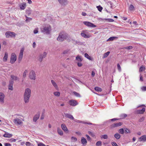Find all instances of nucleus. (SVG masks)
<instances>
[{
	"mask_svg": "<svg viewBox=\"0 0 146 146\" xmlns=\"http://www.w3.org/2000/svg\"><path fill=\"white\" fill-rule=\"evenodd\" d=\"M14 116L15 117L13 120L14 123L17 125H22L23 121L24 120L22 118L23 116L21 115L17 114L15 115Z\"/></svg>",
	"mask_w": 146,
	"mask_h": 146,
	"instance_id": "f257e3e1",
	"label": "nucleus"
},
{
	"mask_svg": "<svg viewBox=\"0 0 146 146\" xmlns=\"http://www.w3.org/2000/svg\"><path fill=\"white\" fill-rule=\"evenodd\" d=\"M31 91L30 89L27 88L25 90L24 94V100L25 103H29L31 96Z\"/></svg>",
	"mask_w": 146,
	"mask_h": 146,
	"instance_id": "f03ea898",
	"label": "nucleus"
},
{
	"mask_svg": "<svg viewBox=\"0 0 146 146\" xmlns=\"http://www.w3.org/2000/svg\"><path fill=\"white\" fill-rule=\"evenodd\" d=\"M68 35L66 33L62 32L60 33L57 40L59 42H62L66 39Z\"/></svg>",
	"mask_w": 146,
	"mask_h": 146,
	"instance_id": "7ed1b4c3",
	"label": "nucleus"
},
{
	"mask_svg": "<svg viewBox=\"0 0 146 146\" xmlns=\"http://www.w3.org/2000/svg\"><path fill=\"white\" fill-rule=\"evenodd\" d=\"M41 31L46 34H49L51 31V27L49 25H47L41 29Z\"/></svg>",
	"mask_w": 146,
	"mask_h": 146,
	"instance_id": "20e7f679",
	"label": "nucleus"
},
{
	"mask_svg": "<svg viewBox=\"0 0 146 146\" xmlns=\"http://www.w3.org/2000/svg\"><path fill=\"white\" fill-rule=\"evenodd\" d=\"M17 60V56L16 54L15 53H13L11 54L10 58V63L13 64Z\"/></svg>",
	"mask_w": 146,
	"mask_h": 146,
	"instance_id": "39448f33",
	"label": "nucleus"
},
{
	"mask_svg": "<svg viewBox=\"0 0 146 146\" xmlns=\"http://www.w3.org/2000/svg\"><path fill=\"white\" fill-rule=\"evenodd\" d=\"M6 37L7 38L15 37V33L13 32L8 31L5 33Z\"/></svg>",
	"mask_w": 146,
	"mask_h": 146,
	"instance_id": "423d86ee",
	"label": "nucleus"
},
{
	"mask_svg": "<svg viewBox=\"0 0 146 146\" xmlns=\"http://www.w3.org/2000/svg\"><path fill=\"white\" fill-rule=\"evenodd\" d=\"M88 33L87 30L83 31L81 33V36L84 38H89L90 37V36L89 35L87 34Z\"/></svg>",
	"mask_w": 146,
	"mask_h": 146,
	"instance_id": "0eeeda50",
	"label": "nucleus"
},
{
	"mask_svg": "<svg viewBox=\"0 0 146 146\" xmlns=\"http://www.w3.org/2000/svg\"><path fill=\"white\" fill-rule=\"evenodd\" d=\"M29 77L31 80H35L36 79V75L34 71L31 70L29 73Z\"/></svg>",
	"mask_w": 146,
	"mask_h": 146,
	"instance_id": "6e6552de",
	"label": "nucleus"
},
{
	"mask_svg": "<svg viewBox=\"0 0 146 146\" xmlns=\"http://www.w3.org/2000/svg\"><path fill=\"white\" fill-rule=\"evenodd\" d=\"M83 23L86 26L88 27H96V26L93 24V23L88 21H84Z\"/></svg>",
	"mask_w": 146,
	"mask_h": 146,
	"instance_id": "1a4fd4ad",
	"label": "nucleus"
},
{
	"mask_svg": "<svg viewBox=\"0 0 146 146\" xmlns=\"http://www.w3.org/2000/svg\"><path fill=\"white\" fill-rule=\"evenodd\" d=\"M24 50V48H22L21 49L18 58V60L19 61V62H20L22 60L23 57V53Z\"/></svg>",
	"mask_w": 146,
	"mask_h": 146,
	"instance_id": "9d476101",
	"label": "nucleus"
},
{
	"mask_svg": "<svg viewBox=\"0 0 146 146\" xmlns=\"http://www.w3.org/2000/svg\"><path fill=\"white\" fill-rule=\"evenodd\" d=\"M69 104L72 106H75L78 104L77 101L74 100H71L69 102Z\"/></svg>",
	"mask_w": 146,
	"mask_h": 146,
	"instance_id": "9b49d317",
	"label": "nucleus"
},
{
	"mask_svg": "<svg viewBox=\"0 0 146 146\" xmlns=\"http://www.w3.org/2000/svg\"><path fill=\"white\" fill-rule=\"evenodd\" d=\"M46 54L47 53L46 52H44L43 54H40L38 57V60L40 62H41L43 59L46 57Z\"/></svg>",
	"mask_w": 146,
	"mask_h": 146,
	"instance_id": "f8f14e48",
	"label": "nucleus"
},
{
	"mask_svg": "<svg viewBox=\"0 0 146 146\" xmlns=\"http://www.w3.org/2000/svg\"><path fill=\"white\" fill-rule=\"evenodd\" d=\"M13 82H14L12 80H9L8 86V89L9 90H13Z\"/></svg>",
	"mask_w": 146,
	"mask_h": 146,
	"instance_id": "ddd939ff",
	"label": "nucleus"
},
{
	"mask_svg": "<svg viewBox=\"0 0 146 146\" xmlns=\"http://www.w3.org/2000/svg\"><path fill=\"white\" fill-rule=\"evenodd\" d=\"M5 95L2 92H0V102L1 104L4 103Z\"/></svg>",
	"mask_w": 146,
	"mask_h": 146,
	"instance_id": "4468645a",
	"label": "nucleus"
},
{
	"mask_svg": "<svg viewBox=\"0 0 146 146\" xmlns=\"http://www.w3.org/2000/svg\"><path fill=\"white\" fill-rule=\"evenodd\" d=\"M122 123L121 122H119L118 123H117L112 124L111 126V128H113L122 125Z\"/></svg>",
	"mask_w": 146,
	"mask_h": 146,
	"instance_id": "2eb2a0df",
	"label": "nucleus"
},
{
	"mask_svg": "<svg viewBox=\"0 0 146 146\" xmlns=\"http://www.w3.org/2000/svg\"><path fill=\"white\" fill-rule=\"evenodd\" d=\"M21 10H23L25 9L26 7V4L23 3H21L19 6Z\"/></svg>",
	"mask_w": 146,
	"mask_h": 146,
	"instance_id": "dca6fc26",
	"label": "nucleus"
},
{
	"mask_svg": "<svg viewBox=\"0 0 146 146\" xmlns=\"http://www.w3.org/2000/svg\"><path fill=\"white\" fill-rule=\"evenodd\" d=\"M11 80H12L13 81H19V78L17 77V76H14L13 75H11Z\"/></svg>",
	"mask_w": 146,
	"mask_h": 146,
	"instance_id": "f3484780",
	"label": "nucleus"
},
{
	"mask_svg": "<svg viewBox=\"0 0 146 146\" xmlns=\"http://www.w3.org/2000/svg\"><path fill=\"white\" fill-rule=\"evenodd\" d=\"M140 141L145 142L146 141V135L142 136L139 138Z\"/></svg>",
	"mask_w": 146,
	"mask_h": 146,
	"instance_id": "a211bd4d",
	"label": "nucleus"
},
{
	"mask_svg": "<svg viewBox=\"0 0 146 146\" xmlns=\"http://www.w3.org/2000/svg\"><path fill=\"white\" fill-rule=\"evenodd\" d=\"M40 115V114L38 113L34 116L33 118V121L34 122H36V121L39 118Z\"/></svg>",
	"mask_w": 146,
	"mask_h": 146,
	"instance_id": "6ab92c4d",
	"label": "nucleus"
},
{
	"mask_svg": "<svg viewBox=\"0 0 146 146\" xmlns=\"http://www.w3.org/2000/svg\"><path fill=\"white\" fill-rule=\"evenodd\" d=\"M8 57V54L7 52H5L4 56L3 58V61L6 62L7 60Z\"/></svg>",
	"mask_w": 146,
	"mask_h": 146,
	"instance_id": "aec40b11",
	"label": "nucleus"
},
{
	"mask_svg": "<svg viewBox=\"0 0 146 146\" xmlns=\"http://www.w3.org/2000/svg\"><path fill=\"white\" fill-rule=\"evenodd\" d=\"M3 137H5L10 138L12 137V134L8 132H5V133L3 135Z\"/></svg>",
	"mask_w": 146,
	"mask_h": 146,
	"instance_id": "412c9836",
	"label": "nucleus"
},
{
	"mask_svg": "<svg viewBox=\"0 0 146 146\" xmlns=\"http://www.w3.org/2000/svg\"><path fill=\"white\" fill-rule=\"evenodd\" d=\"M145 111V108H143L141 110H138L137 111V112L139 114H142L144 113Z\"/></svg>",
	"mask_w": 146,
	"mask_h": 146,
	"instance_id": "4be33fe9",
	"label": "nucleus"
},
{
	"mask_svg": "<svg viewBox=\"0 0 146 146\" xmlns=\"http://www.w3.org/2000/svg\"><path fill=\"white\" fill-rule=\"evenodd\" d=\"M76 60L77 62H81L82 60V59L79 55H78L76 58Z\"/></svg>",
	"mask_w": 146,
	"mask_h": 146,
	"instance_id": "5701e85b",
	"label": "nucleus"
},
{
	"mask_svg": "<svg viewBox=\"0 0 146 146\" xmlns=\"http://www.w3.org/2000/svg\"><path fill=\"white\" fill-rule=\"evenodd\" d=\"M59 2L62 5H65L67 4L66 0H58Z\"/></svg>",
	"mask_w": 146,
	"mask_h": 146,
	"instance_id": "b1692460",
	"label": "nucleus"
},
{
	"mask_svg": "<svg viewBox=\"0 0 146 146\" xmlns=\"http://www.w3.org/2000/svg\"><path fill=\"white\" fill-rule=\"evenodd\" d=\"M62 129L65 131H68V129L66 125L64 124H62L61 125Z\"/></svg>",
	"mask_w": 146,
	"mask_h": 146,
	"instance_id": "393cba45",
	"label": "nucleus"
},
{
	"mask_svg": "<svg viewBox=\"0 0 146 146\" xmlns=\"http://www.w3.org/2000/svg\"><path fill=\"white\" fill-rule=\"evenodd\" d=\"M65 116L66 117L68 118L72 119H74V117L72 115L68 113L65 114Z\"/></svg>",
	"mask_w": 146,
	"mask_h": 146,
	"instance_id": "a878e982",
	"label": "nucleus"
},
{
	"mask_svg": "<svg viewBox=\"0 0 146 146\" xmlns=\"http://www.w3.org/2000/svg\"><path fill=\"white\" fill-rule=\"evenodd\" d=\"M51 82L53 86L55 88L57 89L58 88V86L54 81L52 80L51 81Z\"/></svg>",
	"mask_w": 146,
	"mask_h": 146,
	"instance_id": "bb28decb",
	"label": "nucleus"
},
{
	"mask_svg": "<svg viewBox=\"0 0 146 146\" xmlns=\"http://www.w3.org/2000/svg\"><path fill=\"white\" fill-rule=\"evenodd\" d=\"M57 131L58 133L60 135H63V131L59 128H57Z\"/></svg>",
	"mask_w": 146,
	"mask_h": 146,
	"instance_id": "cd10ccee",
	"label": "nucleus"
},
{
	"mask_svg": "<svg viewBox=\"0 0 146 146\" xmlns=\"http://www.w3.org/2000/svg\"><path fill=\"white\" fill-rule=\"evenodd\" d=\"M118 38L117 37H111L109 38L107 40V41H110L113 40L115 39H116Z\"/></svg>",
	"mask_w": 146,
	"mask_h": 146,
	"instance_id": "c85d7f7f",
	"label": "nucleus"
},
{
	"mask_svg": "<svg viewBox=\"0 0 146 146\" xmlns=\"http://www.w3.org/2000/svg\"><path fill=\"white\" fill-rule=\"evenodd\" d=\"M82 143L83 144H84L86 143L87 141L86 139L84 137H82L81 139Z\"/></svg>",
	"mask_w": 146,
	"mask_h": 146,
	"instance_id": "c756f323",
	"label": "nucleus"
},
{
	"mask_svg": "<svg viewBox=\"0 0 146 146\" xmlns=\"http://www.w3.org/2000/svg\"><path fill=\"white\" fill-rule=\"evenodd\" d=\"M84 56L86 58L90 60H92L91 57L87 53H85L84 54Z\"/></svg>",
	"mask_w": 146,
	"mask_h": 146,
	"instance_id": "7c9ffc66",
	"label": "nucleus"
},
{
	"mask_svg": "<svg viewBox=\"0 0 146 146\" xmlns=\"http://www.w3.org/2000/svg\"><path fill=\"white\" fill-rule=\"evenodd\" d=\"M95 90L97 92H101L102 91V89L101 88L99 87H96L94 88Z\"/></svg>",
	"mask_w": 146,
	"mask_h": 146,
	"instance_id": "2f4dec72",
	"label": "nucleus"
},
{
	"mask_svg": "<svg viewBox=\"0 0 146 146\" xmlns=\"http://www.w3.org/2000/svg\"><path fill=\"white\" fill-rule=\"evenodd\" d=\"M114 136L117 139H119L121 137L119 133L115 134L114 135Z\"/></svg>",
	"mask_w": 146,
	"mask_h": 146,
	"instance_id": "473e14b6",
	"label": "nucleus"
},
{
	"mask_svg": "<svg viewBox=\"0 0 146 146\" xmlns=\"http://www.w3.org/2000/svg\"><path fill=\"white\" fill-rule=\"evenodd\" d=\"M124 131L125 133L126 134L129 133H131L130 130L127 128H124Z\"/></svg>",
	"mask_w": 146,
	"mask_h": 146,
	"instance_id": "72a5a7b5",
	"label": "nucleus"
},
{
	"mask_svg": "<svg viewBox=\"0 0 146 146\" xmlns=\"http://www.w3.org/2000/svg\"><path fill=\"white\" fill-rule=\"evenodd\" d=\"M145 69V66H142L140 67V68L139 70V72H141L143 71Z\"/></svg>",
	"mask_w": 146,
	"mask_h": 146,
	"instance_id": "f704fd0d",
	"label": "nucleus"
},
{
	"mask_svg": "<svg viewBox=\"0 0 146 146\" xmlns=\"http://www.w3.org/2000/svg\"><path fill=\"white\" fill-rule=\"evenodd\" d=\"M110 52L109 51H108V52H107L105 53L104 54L103 58H105L107 57L108 56V55H109V54H110Z\"/></svg>",
	"mask_w": 146,
	"mask_h": 146,
	"instance_id": "c9c22d12",
	"label": "nucleus"
},
{
	"mask_svg": "<svg viewBox=\"0 0 146 146\" xmlns=\"http://www.w3.org/2000/svg\"><path fill=\"white\" fill-rule=\"evenodd\" d=\"M127 115L126 114L123 113L120 115V117L121 119H123L127 117Z\"/></svg>",
	"mask_w": 146,
	"mask_h": 146,
	"instance_id": "e433bc0d",
	"label": "nucleus"
},
{
	"mask_svg": "<svg viewBox=\"0 0 146 146\" xmlns=\"http://www.w3.org/2000/svg\"><path fill=\"white\" fill-rule=\"evenodd\" d=\"M28 72V71L27 70H25L23 74V77L24 78H25Z\"/></svg>",
	"mask_w": 146,
	"mask_h": 146,
	"instance_id": "4c0bfd02",
	"label": "nucleus"
},
{
	"mask_svg": "<svg viewBox=\"0 0 146 146\" xmlns=\"http://www.w3.org/2000/svg\"><path fill=\"white\" fill-rule=\"evenodd\" d=\"M54 95L57 96H60V93L59 92H54L53 93Z\"/></svg>",
	"mask_w": 146,
	"mask_h": 146,
	"instance_id": "58836bf2",
	"label": "nucleus"
},
{
	"mask_svg": "<svg viewBox=\"0 0 146 146\" xmlns=\"http://www.w3.org/2000/svg\"><path fill=\"white\" fill-rule=\"evenodd\" d=\"M73 93L77 97H81L80 95L78 93L75 92H74Z\"/></svg>",
	"mask_w": 146,
	"mask_h": 146,
	"instance_id": "ea45409f",
	"label": "nucleus"
},
{
	"mask_svg": "<svg viewBox=\"0 0 146 146\" xmlns=\"http://www.w3.org/2000/svg\"><path fill=\"white\" fill-rule=\"evenodd\" d=\"M118 132L119 133L123 134L124 133V130L123 128L120 129L119 130Z\"/></svg>",
	"mask_w": 146,
	"mask_h": 146,
	"instance_id": "a19ab883",
	"label": "nucleus"
},
{
	"mask_svg": "<svg viewBox=\"0 0 146 146\" xmlns=\"http://www.w3.org/2000/svg\"><path fill=\"white\" fill-rule=\"evenodd\" d=\"M71 141L73 142H76L77 141V139L76 137H72L71 138Z\"/></svg>",
	"mask_w": 146,
	"mask_h": 146,
	"instance_id": "79ce46f5",
	"label": "nucleus"
},
{
	"mask_svg": "<svg viewBox=\"0 0 146 146\" xmlns=\"http://www.w3.org/2000/svg\"><path fill=\"white\" fill-rule=\"evenodd\" d=\"M129 9L131 11H133L134 10V7L132 5H131L129 7Z\"/></svg>",
	"mask_w": 146,
	"mask_h": 146,
	"instance_id": "37998d69",
	"label": "nucleus"
},
{
	"mask_svg": "<svg viewBox=\"0 0 146 146\" xmlns=\"http://www.w3.org/2000/svg\"><path fill=\"white\" fill-rule=\"evenodd\" d=\"M97 146H101L102 145V142L100 141H98L96 144Z\"/></svg>",
	"mask_w": 146,
	"mask_h": 146,
	"instance_id": "c03bdc74",
	"label": "nucleus"
},
{
	"mask_svg": "<svg viewBox=\"0 0 146 146\" xmlns=\"http://www.w3.org/2000/svg\"><path fill=\"white\" fill-rule=\"evenodd\" d=\"M97 8L98 11L100 12L103 9L102 7L100 6H97Z\"/></svg>",
	"mask_w": 146,
	"mask_h": 146,
	"instance_id": "a18cd8bd",
	"label": "nucleus"
},
{
	"mask_svg": "<svg viewBox=\"0 0 146 146\" xmlns=\"http://www.w3.org/2000/svg\"><path fill=\"white\" fill-rule=\"evenodd\" d=\"M32 19L31 18L26 17V19L25 20V21L27 22H29Z\"/></svg>",
	"mask_w": 146,
	"mask_h": 146,
	"instance_id": "49530a36",
	"label": "nucleus"
},
{
	"mask_svg": "<svg viewBox=\"0 0 146 146\" xmlns=\"http://www.w3.org/2000/svg\"><path fill=\"white\" fill-rule=\"evenodd\" d=\"M101 138H103L104 139H106L108 138V136L107 135H102V137H101Z\"/></svg>",
	"mask_w": 146,
	"mask_h": 146,
	"instance_id": "de8ad7c7",
	"label": "nucleus"
},
{
	"mask_svg": "<svg viewBox=\"0 0 146 146\" xmlns=\"http://www.w3.org/2000/svg\"><path fill=\"white\" fill-rule=\"evenodd\" d=\"M117 68L119 71V72H121V67L119 64H117Z\"/></svg>",
	"mask_w": 146,
	"mask_h": 146,
	"instance_id": "09e8293b",
	"label": "nucleus"
},
{
	"mask_svg": "<svg viewBox=\"0 0 146 146\" xmlns=\"http://www.w3.org/2000/svg\"><path fill=\"white\" fill-rule=\"evenodd\" d=\"M69 52V50L67 49L64 51L63 52V54H66L68 53Z\"/></svg>",
	"mask_w": 146,
	"mask_h": 146,
	"instance_id": "8fccbe9b",
	"label": "nucleus"
},
{
	"mask_svg": "<svg viewBox=\"0 0 146 146\" xmlns=\"http://www.w3.org/2000/svg\"><path fill=\"white\" fill-rule=\"evenodd\" d=\"M139 80L141 82H142L143 81V76L141 74H140Z\"/></svg>",
	"mask_w": 146,
	"mask_h": 146,
	"instance_id": "3c124183",
	"label": "nucleus"
},
{
	"mask_svg": "<svg viewBox=\"0 0 146 146\" xmlns=\"http://www.w3.org/2000/svg\"><path fill=\"white\" fill-rule=\"evenodd\" d=\"M38 146H45V145L42 143H40L38 144Z\"/></svg>",
	"mask_w": 146,
	"mask_h": 146,
	"instance_id": "603ef678",
	"label": "nucleus"
},
{
	"mask_svg": "<svg viewBox=\"0 0 146 146\" xmlns=\"http://www.w3.org/2000/svg\"><path fill=\"white\" fill-rule=\"evenodd\" d=\"M26 145L27 146H32L31 143L29 142H27L26 143Z\"/></svg>",
	"mask_w": 146,
	"mask_h": 146,
	"instance_id": "864d4df0",
	"label": "nucleus"
},
{
	"mask_svg": "<svg viewBox=\"0 0 146 146\" xmlns=\"http://www.w3.org/2000/svg\"><path fill=\"white\" fill-rule=\"evenodd\" d=\"M141 89L143 91H146V86H143L141 87Z\"/></svg>",
	"mask_w": 146,
	"mask_h": 146,
	"instance_id": "5fc2aeb1",
	"label": "nucleus"
},
{
	"mask_svg": "<svg viewBox=\"0 0 146 146\" xmlns=\"http://www.w3.org/2000/svg\"><path fill=\"white\" fill-rule=\"evenodd\" d=\"M88 133L90 135H91V136H92L93 137H94L95 136V135H94V134L93 132H92L91 131H89L88 132Z\"/></svg>",
	"mask_w": 146,
	"mask_h": 146,
	"instance_id": "6e6d98bb",
	"label": "nucleus"
},
{
	"mask_svg": "<svg viewBox=\"0 0 146 146\" xmlns=\"http://www.w3.org/2000/svg\"><path fill=\"white\" fill-rule=\"evenodd\" d=\"M77 63L78 66V67H81L82 66V63H81V62H78Z\"/></svg>",
	"mask_w": 146,
	"mask_h": 146,
	"instance_id": "4d7b16f0",
	"label": "nucleus"
},
{
	"mask_svg": "<svg viewBox=\"0 0 146 146\" xmlns=\"http://www.w3.org/2000/svg\"><path fill=\"white\" fill-rule=\"evenodd\" d=\"M38 28H36L33 31L34 33L35 34L38 33Z\"/></svg>",
	"mask_w": 146,
	"mask_h": 146,
	"instance_id": "13d9d810",
	"label": "nucleus"
},
{
	"mask_svg": "<svg viewBox=\"0 0 146 146\" xmlns=\"http://www.w3.org/2000/svg\"><path fill=\"white\" fill-rule=\"evenodd\" d=\"M111 144L112 146H118L116 143L115 142H112Z\"/></svg>",
	"mask_w": 146,
	"mask_h": 146,
	"instance_id": "bf43d9fd",
	"label": "nucleus"
},
{
	"mask_svg": "<svg viewBox=\"0 0 146 146\" xmlns=\"http://www.w3.org/2000/svg\"><path fill=\"white\" fill-rule=\"evenodd\" d=\"M133 48V47L132 46H127L125 48V49H131Z\"/></svg>",
	"mask_w": 146,
	"mask_h": 146,
	"instance_id": "052dcab7",
	"label": "nucleus"
},
{
	"mask_svg": "<svg viewBox=\"0 0 146 146\" xmlns=\"http://www.w3.org/2000/svg\"><path fill=\"white\" fill-rule=\"evenodd\" d=\"M4 145L5 146H11V144L8 143H5Z\"/></svg>",
	"mask_w": 146,
	"mask_h": 146,
	"instance_id": "680f3d73",
	"label": "nucleus"
},
{
	"mask_svg": "<svg viewBox=\"0 0 146 146\" xmlns=\"http://www.w3.org/2000/svg\"><path fill=\"white\" fill-rule=\"evenodd\" d=\"M106 20H109V21L110 22H113L114 21V20L112 19H106Z\"/></svg>",
	"mask_w": 146,
	"mask_h": 146,
	"instance_id": "e2e57ef3",
	"label": "nucleus"
},
{
	"mask_svg": "<svg viewBox=\"0 0 146 146\" xmlns=\"http://www.w3.org/2000/svg\"><path fill=\"white\" fill-rule=\"evenodd\" d=\"M82 15L83 16H85L86 15V14L85 12H83L82 13Z\"/></svg>",
	"mask_w": 146,
	"mask_h": 146,
	"instance_id": "0e129e2a",
	"label": "nucleus"
},
{
	"mask_svg": "<svg viewBox=\"0 0 146 146\" xmlns=\"http://www.w3.org/2000/svg\"><path fill=\"white\" fill-rule=\"evenodd\" d=\"M86 137H87V139L88 140H90V137L88 135H86Z\"/></svg>",
	"mask_w": 146,
	"mask_h": 146,
	"instance_id": "69168bd1",
	"label": "nucleus"
},
{
	"mask_svg": "<svg viewBox=\"0 0 146 146\" xmlns=\"http://www.w3.org/2000/svg\"><path fill=\"white\" fill-rule=\"evenodd\" d=\"M117 119H116V118H113V119H110V120H109V121H115Z\"/></svg>",
	"mask_w": 146,
	"mask_h": 146,
	"instance_id": "338daca9",
	"label": "nucleus"
},
{
	"mask_svg": "<svg viewBox=\"0 0 146 146\" xmlns=\"http://www.w3.org/2000/svg\"><path fill=\"white\" fill-rule=\"evenodd\" d=\"M95 74V73L94 71H92V77H93L94 76Z\"/></svg>",
	"mask_w": 146,
	"mask_h": 146,
	"instance_id": "774afa93",
	"label": "nucleus"
}]
</instances>
